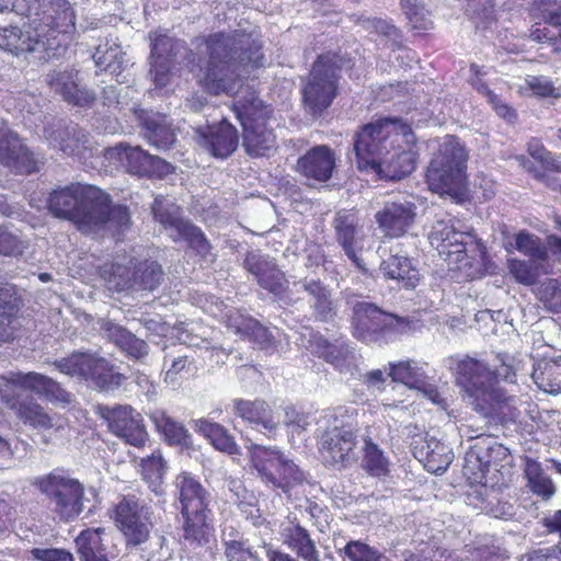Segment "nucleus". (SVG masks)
<instances>
[{
	"label": "nucleus",
	"instance_id": "obj_1",
	"mask_svg": "<svg viewBox=\"0 0 561 561\" xmlns=\"http://www.w3.org/2000/svg\"><path fill=\"white\" fill-rule=\"evenodd\" d=\"M208 61L199 69L198 82L210 94L237 93L233 111L243 128V147L250 156H267L276 136L268 126L270 110L254 91L240 95L241 71L263 66L262 45L251 35L215 33L205 39Z\"/></svg>",
	"mask_w": 561,
	"mask_h": 561
},
{
	"label": "nucleus",
	"instance_id": "obj_2",
	"mask_svg": "<svg viewBox=\"0 0 561 561\" xmlns=\"http://www.w3.org/2000/svg\"><path fill=\"white\" fill-rule=\"evenodd\" d=\"M428 240L438 254L448 261L450 268L458 270L466 278H479L494 270L484 247L470 231L459 230L453 218L436 220Z\"/></svg>",
	"mask_w": 561,
	"mask_h": 561
},
{
	"label": "nucleus",
	"instance_id": "obj_3",
	"mask_svg": "<svg viewBox=\"0 0 561 561\" xmlns=\"http://www.w3.org/2000/svg\"><path fill=\"white\" fill-rule=\"evenodd\" d=\"M13 386L44 396L48 400L66 402L69 397L68 392L56 380L43 374L35 371H11L7 376H0V397L2 402L13 410L24 424L36 428L51 427L50 416L32 397L13 394Z\"/></svg>",
	"mask_w": 561,
	"mask_h": 561
},
{
	"label": "nucleus",
	"instance_id": "obj_4",
	"mask_svg": "<svg viewBox=\"0 0 561 561\" xmlns=\"http://www.w3.org/2000/svg\"><path fill=\"white\" fill-rule=\"evenodd\" d=\"M448 368L476 411L485 417L502 413V404L510 398L503 389L492 388L494 376L489 364L470 356H454L448 359Z\"/></svg>",
	"mask_w": 561,
	"mask_h": 561
},
{
	"label": "nucleus",
	"instance_id": "obj_5",
	"mask_svg": "<svg viewBox=\"0 0 561 561\" xmlns=\"http://www.w3.org/2000/svg\"><path fill=\"white\" fill-rule=\"evenodd\" d=\"M107 193L95 185L72 183L54 190L47 198L49 213L77 225L80 230H91V225L102 220Z\"/></svg>",
	"mask_w": 561,
	"mask_h": 561
},
{
	"label": "nucleus",
	"instance_id": "obj_6",
	"mask_svg": "<svg viewBox=\"0 0 561 561\" xmlns=\"http://www.w3.org/2000/svg\"><path fill=\"white\" fill-rule=\"evenodd\" d=\"M346 305L353 310V335L364 343H388L411 330V321L382 311L376 305L359 300L352 290H344Z\"/></svg>",
	"mask_w": 561,
	"mask_h": 561
},
{
	"label": "nucleus",
	"instance_id": "obj_7",
	"mask_svg": "<svg viewBox=\"0 0 561 561\" xmlns=\"http://www.w3.org/2000/svg\"><path fill=\"white\" fill-rule=\"evenodd\" d=\"M45 496L51 513L60 520H76L84 510L85 488L69 471L56 468L32 483Z\"/></svg>",
	"mask_w": 561,
	"mask_h": 561
},
{
	"label": "nucleus",
	"instance_id": "obj_8",
	"mask_svg": "<svg viewBox=\"0 0 561 561\" xmlns=\"http://www.w3.org/2000/svg\"><path fill=\"white\" fill-rule=\"evenodd\" d=\"M55 21H47L39 15L38 27H33L31 21L24 23L25 30L19 26L8 25L0 27V48L15 56L25 53H45L44 58H50L67 46L69 35L73 32H54Z\"/></svg>",
	"mask_w": 561,
	"mask_h": 561
},
{
	"label": "nucleus",
	"instance_id": "obj_9",
	"mask_svg": "<svg viewBox=\"0 0 561 561\" xmlns=\"http://www.w3.org/2000/svg\"><path fill=\"white\" fill-rule=\"evenodd\" d=\"M467 158L457 137H444L426 171L430 190L439 195L458 194L466 180Z\"/></svg>",
	"mask_w": 561,
	"mask_h": 561
},
{
	"label": "nucleus",
	"instance_id": "obj_10",
	"mask_svg": "<svg viewBox=\"0 0 561 561\" xmlns=\"http://www.w3.org/2000/svg\"><path fill=\"white\" fill-rule=\"evenodd\" d=\"M407 125L401 119L391 117H381L363 125L353 139L357 168L370 172L380 168L390 145L394 144L393 138Z\"/></svg>",
	"mask_w": 561,
	"mask_h": 561
},
{
	"label": "nucleus",
	"instance_id": "obj_11",
	"mask_svg": "<svg viewBox=\"0 0 561 561\" xmlns=\"http://www.w3.org/2000/svg\"><path fill=\"white\" fill-rule=\"evenodd\" d=\"M55 368L69 377L83 380L102 391L119 388L125 376L95 352L76 351L53 362Z\"/></svg>",
	"mask_w": 561,
	"mask_h": 561
},
{
	"label": "nucleus",
	"instance_id": "obj_12",
	"mask_svg": "<svg viewBox=\"0 0 561 561\" xmlns=\"http://www.w3.org/2000/svg\"><path fill=\"white\" fill-rule=\"evenodd\" d=\"M245 447L254 469L266 485L287 494L306 480V474L299 466L276 447L254 443Z\"/></svg>",
	"mask_w": 561,
	"mask_h": 561
},
{
	"label": "nucleus",
	"instance_id": "obj_13",
	"mask_svg": "<svg viewBox=\"0 0 561 561\" xmlns=\"http://www.w3.org/2000/svg\"><path fill=\"white\" fill-rule=\"evenodd\" d=\"M151 213L154 220L161 225L173 241H185L203 257L210 253V243L202 229L182 217V208L172 198L157 195L151 206Z\"/></svg>",
	"mask_w": 561,
	"mask_h": 561
},
{
	"label": "nucleus",
	"instance_id": "obj_14",
	"mask_svg": "<svg viewBox=\"0 0 561 561\" xmlns=\"http://www.w3.org/2000/svg\"><path fill=\"white\" fill-rule=\"evenodd\" d=\"M101 277L107 283L110 289L123 291L156 290L163 280L162 267L156 261H144L136 264L133 259L128 264L115 261L105 263L100 267Z\"/></svg>",
	"mask_w": 561,
	"mask_h": 561
},
{
	"label": "nucleus",
	"instance_id": "obj_15",
	"mask_svg": "<svg viewBox=\"0 0 561 561\" xmlns=\"http://www.w3.org/2000/svg\"><path fill=\"white\" fill-rule=\"evenodd\" d=\"M15 12L38 27L39 15L47 21H55V32H75L76 14L68 0H0V13Z\"/></svg>",
	"mask_w": 561,
	"mask_h": 561
},
{
	"label": "nucleus",
	"instance_id": "obj_16",
	"mask_svg": "<svg viewBox=\"0 0 561 561\" xmlns=\"http://www.w3.org/2000/svg\"><path fill=\"white\" fill-rule=\"evenodd\" d=\"M111 518L122 533L128 550H136L150 539L152 528L150 512L137 495L122 496L114 505Z\"/></svg>",
	"mask_w": 561,
	"mask_h": 561
},
{
	"label": "nucleus",
	"instance_id": "obj_17",
	"mask_svg": "<svg viewBox=\"0 0 561 561\" xmlns=\"http://www.w3.org/2000/svg\"><path fill=\"white\" fill-rule=\"evenodd\" d=\"M337 71L333 57L319 56L312 66L307 84L302 89L306 107L313 115L327 110L336 95Z\"/></svg>",
	"mask_w": 561,
	"mask_h": 561
},
{
	"label": "nucleus",
	"instance_id": "obj_18",
	"mask_svg": "<svg viewBox=\"0 0 561 561\" xmlns=\"http://www.w3.org/2000/svg\"><path fill=\"white\" fill-rule=\"evenodd\" d=\"M470 438H476V442L466 453L463 462V472L469 480L482 484L490 467H504L511 463L508 448L497 443L493 436L477 433Z\"/></svg>",
	"mask_w": 561,
	"mask_h": 561
},
{
	"label": "nucleus",
	"instance_id": "obj_19",
	"mask_svg": "<svg viewBox=\"0 0 561 561\" xmlns=\"http://www.w3.org/2000/svg\"><path fill=\"white\" fill-rule=\"evenodd\" d=\"M104 158L115 168L139 176H162L171 170V165L161 158L125 142L106 148Z\"/></svg>",
	"mask_w": 561,
	"mask_h": 561
},
{
	"label": "nucleus",
	"instance_id": "obj_20",
	"mask_svg": "<svg viewBox=\"0 0 561 561\" xmlns=\"http://www.w3.org/2000/svg\"><path fill=\"white\" fill-rule=\"evenodd\" d=\"M387 154L374 173L381 179L400 180L409 175L415 168L417 149L416 138L409 125L401 127V133L393 138Z\"/></svg>",
	"mask_w": 561,
	"mask_h": 561
},
{
	"label": "nucleus",
	"instance_id": "obj_21",
	"mask_svg": "<svg viewBox=\"0 0 561 561\" xmlns=\"http://www.w3.org/2000/svg\"><path fill=\"white\" fill-rule=\"evenodd\" d=\"M150 73L157 87L163 88L169 82V75L175 64H181L191 56L185 42L167 34L152 33Z\"/></svg>",
	"mask_w": 561,
	"mask_h": 561
},
{
	"label": "nucleus",
	"instance_id": "obj_22",
	"mask_svg": "<svg viewBox=\"0 0 561 561\" xmlns=\"http://www.w3.org/2000/svg\"><path fill=\"white\" fill-rule=\"evenodd\" d=\"M244 267L259 285L275 296L278 302L290 306L296 302L288 289V280L276 263L259 252H250L244 259Z\"/></svg>",
	"mask_w": 561,
	"mask_h": 561
},
{
	"label": "nucleus",
	"instance_id": "obj_23",
	"mask_svg": "<svg viewBox=\"0 0 561 561\" xmlns=\"http://www.w3.org/2000/svg\"><path fill=\"white\" fill-rule=\"evenodd\" d=\"M99 414L108 430L127 444L140 447L146 443L148 434L142 417L130 405H99Z\"/></svg>",
	"mask_w": 561,
	"mask_h": 561
},
{
	"label": "nucleus",
	"instance_id": "obj_24",
	"mask_svg": "<svg viewBox=\"0 0 561 561\" xmlns=\"http://www.w3.org/2000/svg\"><path fill=\"white\" fill-rule=\"evenodd\" d=\"M416 206L405 196H391L375 215L381 232L388 238L403 236L414 222Z\"/></svg>",
	"mask_w": 561,
	"mask_h": 561
},
{
	"label": "nucleus",
	"instance_id": "obj_25",
	"mask_svg": "<svg viewBox=\"0 0 561 561\" xmlns=\"http://www.w3.org/2000/svg\"><path fill=\"white\" fill-rule=\"evenodd\" d=\"M357 435L350 430H325L319 440L323 462L334 469H343L356 460Z\"/></svg>",
	"mask_w": 561,
	"mask_h": 561
},
{
	"label": "nucleus",
	"instance_id": "obj_26",
	"mask_svg": "<svg viewBox=\"0 0 561 561\" xmlns=\"http://www.w3.org/2000/svg\"><path fill=\"white\" fill-rule=\"evenodd\" d=\"M335 238L344 254L354 263V265L366 272L367 268L359 256L364 248L365 232L358 225L357 216L348 210H340L333 221Z\"/></svg>",
	"mask_w": 561,
	"mask_h": 561
},
{
	"label": "nucleus",
	"instance_id": "obj_27",
	"mask_svg": "<svg viewBox=\"0 0 561 561\" xmlns=\"http://www.w3.org/2000/svg\"><path fill=\"white\" fill-rule=\"evenodd\" d=\"M0 163L16 174H31L38 170L33 153L18 134L7 128L0 133Z\"/></svg>",
	"mask_w": 561,
	"mask_h": 561
},
{
	"label": "nucleus",
	"instance_id": "obj_28",
	"mask_svg": "<svg viewBox=\"0 0 561 561\" xmlns=\"http://www.w3.org/2000/svg\"><path fill=\"white\" fill-rule=\"evenodd\" d=\"M279 539L302 561H321L320 551L310 531L296 517L288 516L279 525Z\"/></svg>",
	"mask_w": 561,
	"mask_h": 561
},
{
	"label": "nucleus",
	"instance_id": "obj_29",
	"mask_svg": "<svg viewBox=\"0 0 561 561\" xmlns=\"http://www.w3.org/2000/svg\"><path fill=\"white\" fill-rule=\"evenodd\" d=\"M195 133L198 144L216 158L225 159L238 147V131L227 119L217 126L198 127Z\"/></svg>",
	"mask_w": 561,
	"mask_h": 561
},
{
	"label": "nucleus",
	"instance_id": "obj_30",
	"mask_svg": "<svg viewBox=\"0 0 561 561\" xmlns=\"http://www.w3.org/2000/svg\"><path fill=\"white\" fill-rule=\"evenodd\" d=\"M49 146L67 156H80L89 149V134L76 124L66 125L58 121L44 129Z\"/></svg>",
	"mask_w": 561,
	"mask_h": 561
},
{
	"label": "nucleus",
	"instance_id": "obj_31",
	"mask_svg": "<svg viewBox=\"0 0 561 561\" xmlns=\"http://www.w3.org/2000/svg\"><path fill=\"white\" fill-rule=\"evenodd\" d=\"M412 446L414 457L423 463L428 472L443 473L453 462V449L427 434L415 438Z\"/></svg>",
	"mask_w": 561,
	"mask_h": 561
},
{
	"label": "nucleus",
	"instance_id": "obj_32",
	"mask_svg": "<svg viewBox=\"0 0 561 561\" xmlns=\"http://www.w3.org/2000/svg\"><path fill=\"white\" fill-rule=\"evenodd\" d=\"M232 402L234 414L252 428L267 436L277 430L278 421L272 408L265 401L234 399Z\"/></svg>",
	"mask_w": 561,
	"mask_h": 561
},
{
	"label": "nucleus",
	"instance_id": "obj_33",
	"mask_svg": "<svg viewBox=\"0 0 561 561\" xmlns=\"http://www.w3.org/2000/svg\"><path fill=\"white\" fill-rule=\"evenodd\" d=\"M335 168V154L325 145H318L309 149L297 161V170L304 176L318 182H327Z\"/></svg>",
	"mask_w": 561,
	"mask_h": 561
},
{
	"label": "nucleus",
	"instance_id": "obj_34",
	"mask_svg": "<svg viewBox=\"0 0 561 561\" xmlns=\"http://www.w3.org/2000/svg\"><path fill=\"white\" fill-rule=\"evenodd\" d=\"M78 72L73 69L57 71L54 70L47 76L50 88L62 99L77 106H89L93 103L95 95L92 91L80 88L77 82Z\"/></svg>",
	"mask_w": 561,
	"mask_h": 561
},
{
	"label": "nucleus",
	"instance_id": "obj_35",
	"mask_svg": "<svg viewBox=\"0 0 561 561\" xmlns=\"http://www.w3.org/2000/svg\"><path fill=\"white\" fill-rule=\"evenodd\" d=\"M101 330L127 356L140 359L148 354V344L144 340L136 337L128 330L112 320L103 319L101 321Z\"/></svg>",
	"mask_w": 561,
	"mask_h": 561
},
{
	"label": "nucleus",
	"instance_id": "obj_36",
	"mask_svg": "<svg viewBox=\"0 0 561 561\" xmlns=\"http://www.w3.org/2000/svg\"><path fill=\"white\" fill-rule=\"evenodd\" d=\"M182 513L202 512L208 507L207 492L190 473H180L175 479Z\"/></svg>",
	"mask_w": 561,
	"mask_h": 561
},
{
	"label": "nucleus",
	"instance_id": "obj_37",
	"mask_svg": "<svg viewBox=\"0 0 561 561\" xmlns=\"http://www.w3.org/2000/svg\"><path fill=\"white\" fill-rule=\"evenodd\" d=\"M383 277L397 282L403 288H415L420 280L419 270L412 260L404 255L392 254L380 264Z\"/></svg>",
	"mask_w": 561,
	"mask_h": 561
},
{
	"label": "nucleus",
	"instance_id": "obj_38",
	"mask_svg": "<svg viewBox=\"0 0 561 561\" xmlns=\"http://www.w3.org/2000/svg\"><path fill=\"white\" fill-rule=\"evenodd\" d=\"M125 55L117 38L106 37L96 46L92 57L100 71L118 76L128 66Z\"/></svg>",
	"mask_w": 561,
	"mask_h": 561
},
{
	"label": "nucleus",
	"instance_id": "obj_39",
	"mask_svg": "<svg viewBox=\"0 0 561 561\" xmlns=\"http://www.w3.org/2000/svg\"><path fill=\"white\" fill-rule=\"evenodd\" d=\"M104 527L87 528L76 538V547L80 561H110L104 545Z\"/></svg>",
	"mask_w": 561,
	"mask_h": 561
},
{
	"label": "nucleus",
	"instance_id": "obj_40",
	"mask_svg": "<svg viewBox=\"0 0 561 561\" xmlns=\"http://www.w3.org/2000/svg\"><path fill=\"white\" fill-rule=\"evenodd\" d=\"M469 500L472 503L477 500L478 503H474V505L485 514L495 518L510 519L516 514L514 504L503 501L497 496L496 491L489 490L484 484L476 486L472 492L469 493Z\"/></svg>",
	"mask_w": 561,
	"mask_h": 561
},
{
	"label": "nucleus",
	"instance_id": "obj_41",
	"mask_svg": "<svg viewBox=\"0 0 561 561\" xmlns=\"http://www.w3.org/2000/svg\"><path fill=\"white\" fill-rule=\"evenodd\" d=\"M142 119L144 136L158 150H168L175 141V134L165 115L148 114Z\"/></svg>",
	"mask_w": 561,
	"mask_h": 561
},
{
	"label": "nucleus",
	"instance_id": "obj_42",
	"mask_svg": "<svg viewBox=\"0 0 561 561\" xmlns=\"http://www.w3.org/2000/svg\"><path fill=\"white\" fill-rule=\"evenodd\" d=\"M193 428L207 439L215 449L228 455L240 454V448L234 442V438L221 424L207 419H198L193 421Z\"/></svg>",
	"mask_w": 561,
	"mask_h": 561
},
{
	"label": "nucleus",
	"instance_id": "obj_43",
	"mask_svg": "<svg viewBox=\"0 0 561 561\" xmlns=\"http://www.w3.org/2000/svg\"><path fill=\"white\" fill-rule=\"evenodd\" d=\"M18 307L15 287L0 282V343L14 339Z\"/></svg>",
	"mask_w": 561,
	"mask_h": 561
},
{
	"label": "nucleus",
	"instance_id": "obj_44",
	"mask_svg": "<svg viewBox=\"0 0 561 561\" xmlns=\"http://www.w3.org/2000/svg\"><path fill=\"white\" fill-rule=\"evenodd\" d=\"M298 284L312 298L311 307L317 319L329 321L335 317L336 310L331 298V291L320 279L305 277Z\"/></svg>",
	"mask_w": 561,
	"mask_h": 561
},
{
	"label": "nucleus",
	"instance_id": "obj_45",
	"mask_svg": "<svg viewBox=\"0 0 561 561\" xmlns=\"http://www.w3.org/2000/svg\"><path fill=\"white\" fill-rule=\"evenodd\" d=\"M208 507L202 512L182 513L184 516L183 537L191 546L201 547L209 542L214 528Z\"/></svg>",
	"mask_w": 561,
	"mask_h": 561
},
{
	"label": "nucleus",
	"instance_id": "obj_46",
	"mask_svg": "<svg viewBox=\"0 0 561 561\" xmlns=\"http://www.w3.org/2000/svg\"><path fill=\"white\" fill-rule=\"evenodd\" d=\"M531 378L545 392H561V356L538 360L534 366Z\"/></svg>",
	"mask_w": 561,
	"mask_h": 561
},
{
	"label": "nucleus",
	"instance_id": "obj_47",
	"mask_svg": "<svg viewBox=\"0 0 561 561\" xmlns=\"http://www.w3.org/2000/svg\"><path fill=\"white\" fill-rule=\"evenodd\" d=\"M150 420L169 445L187 446L191 443V435L185 426L170 417L163 410L151 412Z\"/></svg>",
	"mask_w": 561,
	"mask_h": 561
},
{
	"label": "nucleus",
	"instance_id": "obj_48",
	"mask_svg": "<svg viewBox=\"0 0 561 561\" xmlns=\"http://www.w3.org/2000/svg\"><path fill=\"white\" fill-rule=\"evenodd\" d=\"M140 474L149 489L157 495L162 494V482L168 471V466L159 450L150 456L142 457L139 462Z\"/></svg>",
	"mask_w": 561,
	"mask_h": 561
},
{
	"label": "nucleus",
	"instance_id": "obj_49",
	"mask_svg": "<svg viewBox=\"0 0 561 561\" xmlns=\"http://www.w3.org/2000/svg\"><path fill=\"white\" fill-rule=\"evenodd\" d=\"M388 376L392 381L401 382L410 389L422 386L423 379L427 378L424 368L415 360L389 363Z\"/></svg>",
	"mask_w": 561,
	"mask_h": 561
},
{
	"label": "nucleus",
	"instance_id": "obj_50",
	"mask_svg": "<svg viewBox=\"0 0 561 561\" xmlns=\"http://www.w3.org/2000/svg\"><path fill=\"white\" fill-rule=\"evenodd\" d=\"M130 225V213L125 205H112L110 195L107 194V201L102 220L91 225V229L107 226L108 229L123 232Z\"/></svg>",
	"mask_w": 561,
	"mask_h": 561
},
{
	"label": "nucleus",
	"instance_id": "obj_51",
	"mask_svg": "<svg viewBox=\"0 0 561 561\" xmlns=\"http://www.w3.org/2000/svg\"><path fill=\"white\" fill-rule=\"evenodd\" d=\"M363 468L373 477H383L389 472V459L371 439L364 442Z\"/></svg>",
	"mask_w": 561,
	"mask_h": 561
},
{
	"label": "nucleus",
	"instance_id": "obj_52",
	"mask_svg": "<svg viewBox=\"0 0 561 561\" xmlns=\"http://www.w3.org/2000/svg\"><path fill=\"white\" fill-rule=\"evenodd\" d=\"M525 476L533 493L545 499L550 497L554 493V486L551 479L545 474L540 463L536 460L528 459L525 467Z\"/></svg>",
	"mask_w": 561,
	"mask_h": 561
},
{
	"label": "nucleus",
	"instance_id": "obj_53",
	"mask_svg": "<svg viewBox=\"0 0 561 561\" xmlns=\"http://www.w3.org/2000/svg\"><path fill=\"white\" fill-rule=\"evenodd\" d=\"M164 367L167 368L164 381L172 386L179 385L182 379L187 378L196 369L193 358L187 354L172 358L165 356Z\"/></svg>",
	"mask_w": 561,
	"mask_h": 561
},
{
	"label": "nucleus",
	"instance_id": "obj_54",
	"mask_svg": "<svg viewBox=\"0 0 561 561\" xmlns=\"http://www.w3.org/2000/svg\"><path fill=\"white\" fill-rule=\"evenodd\" d=\"M357 409L354 407L341 405L325 414L324 421L327 430H350L354 434L357 432Z\"/></svg>",
	"mask_w": 561,
	"mask_h": 561
},
{
	"label": "nucleus",
	"instance_id": "obj_55",
	"mask_svg": "<svg viewBox=\"0 0 561 561\" xmlns=\"http://www.w3.org/2000/svg\"><path fill=\"white\" fill-rule=\"evenodd\" d=\"M341 552L348 561H382L385 559L382 552L362 540H350Z\"/></svg>",
	"mask_w": 561,
	"mask_h": 561
},
{
	"label": "nucleus",
	"instance_id": "obj_56",
	"mask_svg": "<svg viewBox=\"0 0 561 561\" xmlns=\"http://www.w3.org/2000/svg\"><path fill=\"white\" fill-rule=\"evenodd\" d=\"M538 299L545 310L552 313H560L561 284L553 278L546 279L539 287Z\"/></svg>",
	"mask_w": 561,
	"mask_h": 561
},
{
	"label": "nucleus",
	"instance_id": "obj_57",
	"mask_svg": "<svg viewBox=\"0 0 561 561\" xmlns=\"http://www.w3.org/2000/svg\"><path fill=\"white\" fill-rule=\"evenodd\" d=\"M400 3L413 28L428 30L432 27L431 13L420 0H400Z\"/></svg>",
	"mask_w": 561,
	"mask_h": 561
},
{
	"label": "nucleus",
	"instance_id": "obj_58",
	"mask_svg": "<svg viewBox=\"0 0 561 561\" xmlns=\"http://www.w3.org/2000/svg\"><path fill=\"white\" fill-rule=\"evenodd\" d=\"M514 240L515 249L520 253L535 260H543L546 257V248L538 237L523 230L514 236Z\"/></svg>",
	"mask_w": 561,
	"mask_h": 561
},
{
	"label": "nucleus",
	"instance_id": "obj_59",
	"mask_svg": "<svg viewBox=\"0 0 561 561\" xmlns=\"http://www.w3.org/2000/svg\"><path fill=\"white\" fill-rule=\"evenodd\" d=\"M227 561H261L241 537L222 538Z\"/></svg>",
	"mask_w": 561,
	"mask_h": 561
},
{
	"label": "nucleus",
	"instance_id": "obj_60",
	"mask_svg": "<svg viewBox=\"0 0 561 561\" xmlns=\"http://www.w3.org/2000/svg\"><path fill=\"white\" fill-rule=\"evenodd\" d=\"M322 355L328 363L332 364L340 371H344L354 359L352 350L345 344L327 343Z\"/></svg>",
	"mask_w": 561,
	"mask_h": 561
},
{
	"label": "nucleus",
	"instance_id": "obj_61",
	"mask_svg": "<svg viewBox=\"0 0 561 561\" xmlns=\"http://www.w3.org/2000/svg\"><path fill=\"white\" fill-rule=\"evenodd\" d=\"M507 268L513 278L523 285H533L538 278V272L535 265L530 262L510 259L507 261Z\"/></svg>",
	"mask_w": 561,
	"mask_h": 561
},
{
	"label": "nucleus",
	"instance_id": "obj_62",
	"mask_svg": "<svg viewBox=\"0 0 561 561\" xmlns=\"http://www.w3.org/2000/svg\"><path fill=\"white\" fill-rule=\"evenodd\" d=\"M125 90V94L123 95L121 91H117V88L115 85L105 87L102 93L103 105L107 107H115L118 110H124L127 107L129 111H133L135 114L138 115V108L136 103L129 105V103L125 100L130 89L126 88Z\"/></svg>",
	"mask_w": 561,
	"mask_h": 561
},
{
	"label": "nucleus",
	"instance_id": "obj_63",
	"mask_svg": "<svg viewBox=\"0 0 561 561\" xmlns=\"http://www.w3.org/2000/svg\"><path fill=\"white\" fill-rule=\"evenodd\" d=\"M529 89L537 95L542 98H560L561 85L556 87L552 80L545 76H531L526 79Z\"/></svg>",
	"mask_w": 561,
	"mask_h": 561
},
{
	"label": "nucleus",
	"instance_id": "obj_64",
	"mask_svg": "<svg viewBox=\"0 0 561 561\" xmlns=\"http://www.w3.org/2000/svg\"><path fill=\"white\" fill-rule=\"evenodd\" d=\"M359 23L366 31L380 34L391 39L393 44H396V41L399 37L398 28L387 20L377 18H363L359 20Z\"/></svg>",
	"mask_w": 561,
	"mask_h": 561
}]
</instances>
